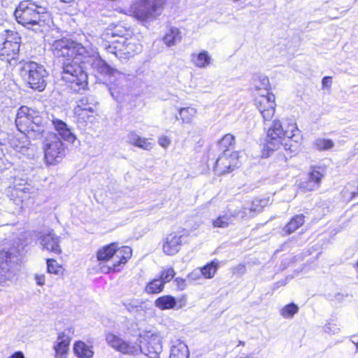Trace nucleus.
<instances>
[{
	"instance_id": "nucleus-1",
	"label": "nucleus",
	"mask_w": 358,
	"mask_h": 358,
	"mask_svg": "<svg viewBox=\"0 0 358 358\" xmlns=\"http://www.w3.org/2000/svg\"><path fill=\"white\" fill-rule=\"evenodd\" d=\"M51 50L57 57H66L63 63L62 79L69 83V87L75 92H80L87 85V76L78 64L79 58L86 52V46L68 38L56 40Z\"/></svg>"
},
{
	"instance_id": "nucleus-2",
	"label": "nucleus",
	"mask_w": 358,
	"mask_h": 358,
	"mask_svg": "<svg viewBox=\"0 0 358 358\" xmlns=\"http://www.w3.org/2000/svg\"><path fill=\"white\" fill-rule=\"evenodd\" d=\"M301 139L300 131L294 122L282 123L274 120L267 131L266 146L269 150L283 146L286 151H289L292 157L298 152Z\"/></svg>"
},
{
	"instance_id": "nucleus-3",
	"label": "nucleus",
	"mask_w": 358,
	"mask_h": 358,
	"mask_svg": "<svg viewBox=\"0 0 358 358\" xmlns=\"http://www.w3.org/2000/svg\"><path fill=\"white\" fill-rule=\"evenodd\" d=\"M131 253L130 247L119 248L115 243L102 247L96 252L100 271L103 273H108L110 271H118L117 268L120 264H124L131 257Z\"/></svg>"
},
{
	"instance_id": "nucleus-4",
	"label": "nucleus",
	"mask_w": 358,
	"mask_h": 358,
	"mask_svg": "<svg viewBox=\"0 0 358 358\" xmlns=\"http://www.w3.org/2000/svg\"><path fill=\"white\" fill-rule=\"evenodd\" d=\"M15 125L18 131L35 138L40 137L45 131V122L40 113L26 106L18 109Z\"/></svg>"
},
{
	"instance_id": "nucleus-5",
	"label": "nucleus",
	"mask_w": 358,
	"mask_h": 358,
	"mask_svg": "<svg viewBox=\"0 0 358 358\" xmlns=\"http://www.w3.org/2000/svg\"><path fill=\"white\" fill-rule=\"evenodd\" d=\"M14 15L19 24L29 29L34 25L43 26L49 18L46 8L31 0L21 1L15 8Z\"/></svg>"
},
{
	"instance_id": "nucleus-6",
	"label": "nucleus",
	"mask_w": 358,
	"mask_h": 358,
	"mask_svg": "<svg viewBox=\"0 0 358 358\" xmlns=\"http://www.w3.org/2000/svg\"><path fill=\"white\" fill-rule=\"evenodd\" d=\"M21 76L30 87L42 92L46 87L48 72L44 66L35 62H28L21 69Z\"/></svg>"
},
{
	"instance_id": "nucleus-7",
	"label": "nucleus",
	"mask_w": 358,
	"mask_h": 358,
	"mask_svg": "<svg viewBox=\"0 0 358 358\" xmlns=\"http://www.w3.org/2000/svg\"><path fill=\"white\" fill-rule=\"evenodd\" d=\"M105 50L108 54L114 56L120 60H126L141 51V45L135 38H127L120 36L117 40L105 45Z\"/></svg>"
},
{
	"instance_id": "nucleus-8",
	"label": "nucleus",
	"mask_w": 358,
	"mask_h": 358,
	"mask_svg": "<svg viewBox=\"0 0 358 358\" xmlns=\"http://www.w3.org/2000/svg\"><path fill=\"white\" fill-rule=\"evenodd\" d=\"M20 262V255L17 249L0 251V283L10 280L15 275Z\"/></svg>"
},
{
	"instance_id": "nucleus-9",
	"label": "nucleus",
	"mask_w": 358,
	"mask_h": 358,
	"mask_svg": "<svg viewBox=\"0 0 358 358\" xmlns=\"http://www.w3.org/2000/svg\"><path fill=\"white\" fill-rule=\"evenodd\" d=\"M44 159L48 165H56L65 157V146L60 138L54 133H50L43 143Z\"/></svg>"
},
{
	"instance_id": "nucleus-10",
	"label": "nucleus",
	"mask_w": 358,
	"mask_h": 358,
	"mask_svg": "<svg viewBox=\"0 0 358 358\" xmlns=\"http://www.w3.org/2000/svg\"><path fill=\"white\" fill-rule=\"evenodd\" d=\"M81 63L84 66L81 67L87 69V66H90L94 70H96L98 73L101 74L116 76L120 75L121 73L116 69L109 66L104 60H103L98 53L93 50H89L86 47V52L83 54V56H80L79 58L78 64Z\"/></svg>"
},
{
	"instance_id": "nucleus-11",
	"label": "nucleus",
	"mask_w": 358,
	"mask_h": 358,
	"mask_svg": "<svg viewBox=\"0 0 358 358\" xmlns=\"http://www.w3.org/2000/svg\"><path fill=\"white\" fill-rule=\"evenodd\" d=\"M3 38L4 42L0 48V59L10 64L18 55L21 37L17 32L6 30Z\"/></svg>"
},
{
	"instance_id": "nucleus-12",
	"label": "nucleus",
	"mask_w": 358,
	"mask_h": 358,
	"mask_svg": "<svg viewBox=\"0 0 358 358\" xmlns=\"http://www.w3.org/2000/svg\"><path fill=\"white\" fill-rule=\"evenodd\" d=\"M162 0H143L134 8V16L140 20L155 18L162 11Z\"/></svg>"
},
{
	"instance_id": "nucleus-13",
	"label": "nucleus",
	"mask_w": 358,
	"mask_h": 358,
	"mask_svg": "<svg viewBox=\"0 0 358 358\" xmlns=\"http://www.w3.org/2000/svg\"><path fill=\"white\" fill-rule=\"evenodd\" d=\"M239 165L238 152H223L215 162L214 171L217 175H222L233 171Z\"/></svg>"
},
{
	"instance_id": "nucleus-14",
	"label": "nucleus",
	"mask_w": 358,
	"mask_h": 358,
	"mask_svg": "<svg viewBox=\"0 0 358 358\" xmlns=\"http://www.w3.org/2000/svg\"><path fill=\"white\" fill-rule=\"evenodd\" d=\"M138 345L139 352L150 358H159V355L162 351V339L157 334H152L143 338Z\"/></svg>"
},
{
	"instance_id": "nucleus-15",
	"label": "nucleus",
	"mask_w": 358,
	"mask_h": 358,
	"mask_svg": "<svg viewBox=\"0 0 358 358\" xmlns=\"http://www.w3.org/2000/svg\"><path fill=\"white\" fill-rule=\"evenodd\" d=\"M255 105L264 122L270 121L273 118L276 106L274 94L266 92V95L257 97Z\"/></svg>"
},
{
	"instance_id": "nucleus-16",
	"label": "nucleus",
	"mask_w": 358,
	"mask_h": 358,
	"mask_svg": "<svg viewBox=\"0 0 358 358\" xmlns=\"http://www.w3.org/2000/svg\"><path fill=\"white\" fill-rule=\"evenodd\" d=\"M106 341L111 348L122 354L135 355L139 353L137 343L125 341L113 334H106Z\"/></svg>"
},
{
	"instance_id": "nucleus-17",
	"label": "nucleus",
	"mask_w": 358,
	"mask_h": 358,
	"mask_svg": "<svg viewBox=\"0 0 358 358\" xmlns=\"http://www.w3.org/2000/svg\"><path fill=\"white\" fill-rule=\"evenodd\" d=\"M37 237L43 249L57 255L62 253V249L59 245L60 238L55 234L52 229L40 231Z\"/></svg>"
},
{
	"instance_id": "nucleus-18",
	"label": "nucleus",
	"mask_w": 358,
	"mask_h": 358,
	"mask_svg": "<svg viewBox=\"0 0 358 358\" xmlns=\"http://www.w3.org/2000/svg\"><path fill=\"white\" fill-rule=\"evenodd\" d=\"M183 235L173 232L166 236L163 241V252L167 255H174L181 248Z\"/></svg>"
},
{
	"instance_id": "nucleus-19",
	"label": "nucleus",
	"mask_w": 358,
	"mask_h": 358,
	"mask_svg": "<svg viewBox=\"0 0 358 358\" xmlns=\"http://www.w3.org/2000/svg\"><path fill=\"white\" fill-rule=\"evenodd\" d=\"M126 142L144 150H150L154 146V143L150 142L148 138L140 136L135 131H130L127 134Z\"/></svg>"
},
{
	"instance_id": "nucleus-20",
	"label": "nucleus",
	"mask_w": 358,
	"mask_h": 358,
	"mask_svg": "<svg viewBox=\"0 0 358 358\" xmlns=\"http://www.w3.org/2000/svg\"><path fill=\"white\" fill-rule=\"evenodd\" d=\"M96 101L92 95L84 96L77 101V106L75 108L76 115H84V113H93L94 107Z\"/></svg>"
},
{
	"instance_id": "nucleus-21",
	"label": "nucleus",
	"mask_w": 358,
	"mask_h": 358,
	"mask_svg": "<svg viewBox=\"0 0 358 358\" xmlns=\"http://www.w3.org/2000/svg\"><path fill=\"white\" fill-rule=\"evenodd\" d=\"M323 172L324 170L321 167L312 168L308 175V180L304 183L303 187L308 191L318 189L322 178L324 176Z\"/></svg>"
},
{
	"instance_id": "nucleus-22",
	"label": "nucleus",
	"mask_w": 358,
	"mask_h": 358,
	"mask_svg": "<svg viewBox=\"0 0 358 358\" xmlns=\"http://www.w3.org/2000/svg\"><path fill=\"white\" fill-rule=\"evenodd\" d=\"M52 122L55 130L58 132L59 136L64 138V140L71 143H74L76 137L71 132V129L67 127L64 122L58 119H53Z\"/></svg>"
},
{
	"instance_id": "nucleus-23",
	"label": "nucleus",
	"mask_w": 358,
	"mask_h": 358,
	"mask_svg": "<svg viewBox=\"0 0 358 358\" xmlns=\"http://www.w3.org/2000/svg\"><path fill=\"white\" fill-rule=\"evenodd\" d=\"M189 350L187 345L177 340L173 342L169 358H189Z\"/></svg>"
},
{
	"instance_id": "nucleus-24",
	"label": "nucleus",
	"mask_w": 358,
	"mask_h": 358,
	"mask_svg": "<svg viewBox=\"0 0 358 358\" xmlns=\"http://www.w3.org/2000/svg\"><path fill=\"white\" fill-rule=\"evenodd\" d=\"M70 337L64 333L58 335L57 340L54 345L55 353L67 355L70 345Z\"/></svg>"
},
{
	"instance_id": "nucleus-25",
	"label": "nucleus",
	"mask_w": 358,
	"mask_h": 358,
	"mask_svg": "<svg viewBox=\"0 0 358 358\" xmlns=\"http://www.w3.org/2000/svg\"><path fill=\"white\" fill-rule=\"evenodd\" d=\"M304 223V216L302 214L296 215L283 227L282 233L285 236H288L294 232L297 229Z\"/></svg>"
},
{
	"instance_id": "nucleus-26",
	"label": "nucleus",
	"mask_w": 358,
	"mask_h": 358,
	"mask_svg": "<svg viewBox=\"0 0 358 358\" xmlns=\"http://www.w3.org/2000/svg\"><path fill=\"white\" fill-rule=\"evenodd\" d=\"M74 354L79 358H92L94 352L92 346L86 345L83 341H77L73 346Z\"/></svg>"
},
{
	"instance_id": "nucleus-27",
	"label": "nucleus",
	"mask_w": 358,
	"mask_h": 358,
	"mask_svg": "<svg viewBox=\"0 0 358 358\" xmlns=\"http://www.w3.org/2000/svg\"><path fill=\"white\" fill-rule=\"evenodd\" d=\"M155 305L161 310L171 309L176 305V300L171 295H165L157 298Z\"/></svg>"
},
{
	"instance_id": "nucleus-28",
	"label": "nucleus",
	"mask_w": 358,
	"mask_h": 358,
	"mask_svg": "<svg viewBox=\"0 0 358 358\" xmlns=\"http://www.w3.org/2000/svg\"><path fill=\"white\" fill-rule=\"evenodd\" d=\"M211 61V58L206 51H202L199 54L192 55V62L199 68L206 67Z\"/></svg>"
},
{
	"instance_id": "nucleus-29",
	"label": "nucleus",
	"mask_w": 358,
	"mask_h": 358,
	"mask_svg": "<svg viewBox=\"0 0 358 358\" xmlns=\"http://www.w3.org/2000/svg\"><path fill=\"white\" fill-rule=\"evenodd\" d=\"M231 215L234 217V219H250L254 217V213H252L248 203L244 206L237 208L234 210L231 211Z\"/></svg>"
},
{
	"instance_id": "nucleus-30",
	"label": "nucleus",
	"mask_w": 358,
	"mask_h": 358,
	"mask_svg": "<svg viewBox=\"0 0 358 358\" xmlns=\"http://www.w3.org/2000/svg\"><path fill=\"white\" fill-rule=\"evenodd\" d=\"M182 38L181 33L177 28H171L165 35L164 40L168 46L175 45L180 43Z\"/></svg>"
},
{
	"instance_id": "nucleus-31",
	"label": "nucleus",
	"mask_w": 358,
	"mask_h": 358,
	"mask_svg": "<svg viewBox=\"0 0 358 358\" xmlns=\"http://www.w3.org/2000/svg\"><path fill=\"white\" fill-rule=\"evenodd\" d=\"M196 114V110L192 107L181 108L179 110L180 119L183 123L189 124Z\"/></svg>"
},
{
	"instance_id": "nucleus-32",
	"label": "nucleus",
	"mask_w": 358,
	"mask_h": 358,
	"mask_svg": "<svg viewBox=\"0 0 358 358\" xmlns=\"http://www.w3.org/2000/svg\"><path fill=\"white\" fill-rule=\"evenodd\" d=\"M235 144V136L231 134H225L219 141L220 148L223 150V152L230 151V148H234Z\"/></svg>"
},
{
	"instance_id": "nucleus-33",
	"label": "nucleus",
	"mask_w": 358,
	"mask_h": 358,
	"mask_svg": "<svg viewBox=\"0 0 358 358\" xmlns=\"http://www.w3.org/2000/svg\"><path fill=\"white\" fill-rule=\"evenodd\" d=\"M233 218L234 217L231 215V211H229L227 213L220 215L214 220L213 225L214 227L226 228L232 222Z\"/></svg>"
},
{
	"instance_id": "nucleus-34",
	"label": "nucleus",
	"mask_w": 358,
	"mask_h": 358,
	"mask_svg": "<svg viewBox=\"0 0 358 358\" xmlns=\"http://www.w3.org/2000/svg\"><path fill=\"white\" fill-rule=\"evenodd\" d=\"M164 284L159 278L154 279L145 287V292L148 294H158L164 289Z\"/></svg>"
},
{
	"instance_id": "nucleus-35",
	"label": "nucleus",
	"mask_w": 358,
	"mask_h": 358,
	"mask_svg": "<svg viewBox=\"0 0 358 358\" xmlns=\"http://www.w3.org/2000/svg\"><path fill=\"white\" fill-rule=\"evenodd\" d=\"M218 267V263L212 261L200 269L201 274L206 278L210 279L215 275Z\"/></svg>"
},
{
	"instance_id": "nucleus-36",
	"label": "nucleus",
	"mask_w": 358,
	"mask_h": 358,
	"mask_svg": "<svg viewBox=\"0 0 358 358\" xmlns=\"http://www.w3.org/2000/svg\"><path fill=\"white\" fill-rule=\"evenodd\" d=\"M313 145L320 151L328 150L334 146V143L330 139L319 138L315 140Z\"/></svg>"
},
{
	"instance_id": "nucleus-37",
	"label": "nucleus",
	"mask_w": 358,
	"mask_h": 358,
	"mask_svg": "<svg viewBox=\"0 0 358 358\" xmlns=\"http://www.w3.org/2000/svg\"><path fill=\"white\" fill-rule=\"evenodd\" d=\"M268 203V200L266 199H256L252 201L250 203H248L252 213H254V217L257 214L262 212L264 206H266Z\"/></svg>"
},
{
	"instance_id": "nucleus-38",
	"label": "nucleus",
	"mask_w": 358,
	"mask_h": 358,
	"mask_svg": "<svg viewBox=\"0 0 358 358\" xmlns=\"http://www.w3.org/2000/svg\"><path fill=\"white\" fill-rule=\"evenodd\" d=\"M299 310V307L292 303L285 306L280 310L281 315L285 318H292Z\"/></svg>"
},
{
	"instance_id": "nucleus-39",
	"label": "nucleus",
	"mask_w": 358,
	"mask_h": 358,
	"mask_svg": "<svg viewBox=\"0 0 358 358\" xmlns=\"http://www.w3.org/2000/svg\"><path fill=\"white\" fill-rule=\"evenodd\" d=\"M47 269L48 273L58 275L62 272V266H59L56 260L49 259L47 260Z\"/></svg>"
},
{
	"instance_id": "nucleus-40",
	"label": "nucleus",
	"mask_w": 358,
	"mask_h": 358,
	"mask_svg": "<svg viewBox=\"0 0 358 358\" xmlns=\"http://www.w3.org/2000/svg\"><path fill=\"white\" fill-rule=\"evenodd\" d=\"M175 274L176 273L173 268H167L162 271L159 279L165 284L170 282L173 278Z\"/></svg>"
},
{
	"instance_id": "nucleus-41",
	"label": "nucleus",
	"mask_w": 358,
	"mask_h": 358,
	"mask_svg": "<svg viewBox=\"0 0 358 358\" xmlns=\"http://www.w3.org/2000/svg\"><path fill=\"white\" fill-rule=\"evenodd\" d=\"M16 182H17V180L15 179V183H16ZM20 186H21L20 184H19V185L15 184V187L13 189V192L19 198L23 199L26 197L24 196V194L26 193L30 192L31 188L29 186H24L23 187H21Z\"/></svg>"
},
{
	"instance_id": "nucleus-42",
	"label": "nucleus",
	"mask_w": 358,
	"mask_h": 358,
	"mask_svg": "<svg viewBox=\"0 0 358 358\" xmlns=\"http://www.w3.org/2000/svg\"><path fill=\"white\" fill-rule=\"evenodd\" d=\"M324 331L329 334H336L340 332V327L334 323H329L326 325Z\"/></svg>"
},
{
	"instance_id": "nucleus-43",
	"label": "nucleus",
	"mask_w": 358,
	"mask_h": 358,
	"mask_svg": "<svg viewBox=\"0 0 358 358\" xmlns=\"http://www.w3.org/2000/svg\"><path fill=\"white\" fill-rule=\"evenodd\" d=\"M139 302L136 300L131 301L129 302H126L124 303V306L127 308V310L129 312L134 311L135 310H138L139 306Z\"/></svg>"
},
{
	"instance_id": "nucleus-44",
	"label": "nucleus",
	"mask_w": 358,
	"mask_h": 358,
	"mask_svg": "<svg viewBox=\"0 0 358 358\" xmlns=\"http://www.w3.org/2000/svg\"><path fill=\"white\" fill-rule=\"evenodd\" d=\"M261 85H256V88L258 90L264 89L267 90L268 86L269 85L268 79L266 77H263L260 78Z\"/></svg>"
},
{
	"instance_id": "nucleus-45",
	"label": "nucleus",
	"mask_w": 358,
	"mask_h": 358,
	"mask_svg": "<svg viewBox=\"0 0 358 358\" xmlns=\"http://www.w3.org/2000/svg\"><path fill=\"white\" fill-rule=\"evenodd\" d=\"M158 143L162 147L166 148L170 145L171 141L166 136H161L158 140Z\"/></svg>"
},
{
	"instance_id": "nucleus-46",
	"label": "nucleus",
	"mask_w": 358,
	"mask_h": 358,
	"mask_svg": "<svg viewBox=\"0 0 358 358\" xmlns=\"http://www.w3.org/2000/svg\"><path fill=\"white\" fill-rule=\"evenodd\" d=\"M176 286L180 290H183L186 287L185 280L181 278H177L175 280Z\"/></svg>"
},
{
	"instance_id": "nucleus-47",
	"label": "nucleus",
	"mask_w": 358,
	"mask_h": 358,
	"mask_svg": "<svg viewBox=\"0 0 358 358\" xmlns=\"http://www.w3.org/2000/svg\"><path fill=\"white\" fill-rule=\"evenodd\" d=\"M93 113H84V115H76L79 120H83V122H87L88 120H90V119L92 117V114Z\"/></svg>"
},
{
	"instance_id": "nucleus-48",
	"label": "nucleus",
	"mask_w": 358,
	"mask_h": 358,
	"mask_svg": "<svg viewBox=\"0 0 358 358\" xmlns=\"http://www.w3.org/2000/svg\"><path fill=\"white\" fill-rule=\"evenodd\" d=\"M35 280L36 281L37 285H43L45 284V276L44 275H36Z\"/></svg>"
},
{
	"instance_id": "nucleus-49",
	"label": "nucleus",
	"mask_w": 358,
	"mask_h": 358,
	"mask_svg": "<svg viewBox=\"0 0 358 358\" xmlns=\"http://www.w3.org/2000/svg\"><path fill=\"white\" fill-rule=\"evenodd\" d=\"M322 84L323 87H329L331 84V78L329 76L323 78Z\"/></svg>"
},
{
	"instance_id": "nucleus-50",
	"label": "nucleus",
	"mask_w": 358,
	"mask_h": 358,
	"mask_svg": "<svg viewBox=\"0 0 358 358\" xmlns=\"http://www.w3.org/2000/svg\"><path fill=\"white\" fill-rule=\"evenodd\" d=\"M201 272H200V270L199 271H194L193 272H192L191 273H189L188 275V278L193 280H196L198 276L200 275Z\"/></svg>"
},
{
	"instance_id": "nucleus-51",
	"label": "nucleus",
	"mask_w": 358,
	"mask_h": 358,
	"mask_svg": "<svg viewBox=\"0 0 358 358\" xmlns=\"http://www.w3.org/2000/svg\"><path fill=\"white\" fill-rule=\"evenodd\" d=\"M8 358H24V354L21 351H18L13 354Z\"/></svg>"
},
{
	"instance_id": "nucleus-52",
	"label": "nucleus",
	"mask_w": 358,
	"mask_h": 358,
	"mask_svg": "<svg viewBox=\"0 0 358 358\" xmlns=\"http://www.w3.org/2000/svg\"><path fill=\"white\" fill-rule=\"evenodd\" d=\"M55 358H67V355L55 353Z\"/></svg>"
},
{
	"instance_id": "nucleus-53",
	"label": "nucleus",
	"mask_w": 358,
	"mask_h": 358,
	"mask_svg": "<svg viewBox=\"0 0 358 358\" xmlns=\"http://www.w3.org/2000/svg\"><path fill=\"white\" fill-rule=\"evenodd\" d=\"M236 269H238V270H243V271H244V270H245V266H243V265H239V266L236 268Z\"/></svg>"
},
{
	"instance_id": "nucleus-54",
	"label": "nucleus",
	"mask_w": 358,
	"mask_h": 358,
	"mask_svg": "<svg viewBox=\"0 0 358 358\" xmlns=\"http://www.w3.org/2000/svg\"><path fill=\"white\" fill-rule=\"evenodd\" d=\"M61 1L64 2V3H69L71 1H73V0H61Z\"/></svg>"
},
{
	"instance_id": "nucleus-55",
	"label": "nucleus",
	"mask_w": 358,
	"mask_h": 358,
	"mask_svg": "<svg viewBox=\"0 0 358 358\" xmlns=\"http://www.w3.org/2000/svg\"><path fill=\"white\" fill-rule=\"evenodd\" d=\"M357 194H358V186H357Z\"/></svg>"
}]
</instances>
